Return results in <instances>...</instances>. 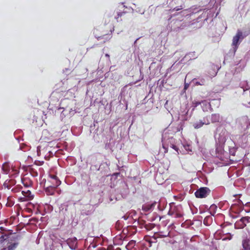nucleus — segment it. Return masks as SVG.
I'll use <instances>...</instances> for the list:
<instances>
[{"instance_id": "obj_4", "label": "nucleus", "mask_w": 250, "mask_h": 250, "mask_svg": "<svg viewBox=\"0 0 250 250\" xmlns=\"http://www.w3.org/2000/svg\"><path fill=\"white\" fill-rule=\"evenodd\" d=\"M210 192V190L206 187L201 188L195 192V195L197 198H205Z\"/></svg>"}, {"instance_id": "obj_8", "label": "nucleus", "mask_w": 250, "mask_h": 250, "mask_svg": "<svg viewBox=\"0 0 250 250\" xmlns=\"http://www.w3.org/2000/svg\"><path fill=\"white\" fill-rule=\"evenodd\" d=\"M2 169L5 174H8L11 170L13 169V166L8 163H4L2 166Z\"/></svg>"}, {"instance_id": "obj_17", "label": "nucleus", "mask_w": 250, "mask_h": 250, "mask_svg": "<svg viewBox=\"0 0 250 250\" xmlns=\"http://www.w3.org/2000/svg\"><path fill=\"white\" fill-rule=\"evenodd\" d=\"M185 149L188 151H191L190 146L189 145H185L184 146Z\"/></svg>"}, {"instance_id": "obj_7", "label": "nucleus", "mask_w": 250, "mask_h": 250, "mask_svg": "<svg viewBox=\"0 0 250 250\" xmlns=\"http://www.w3.org/2000/svg\"><path fill=\"white\" fill-rule=\"evenodd\" d=\"M181 209V206H177L174 208H171L169 212V214L173 215L175 217H180L182 216V214L180 212V210Z\"/></svg>"}, {"instance_id": "obj_14", "label": "nucleus", "mask_w": 250, "mask_h": 250, "mask_svg": "<svg viewBox=\"0 0 250 250\" xmlns=\"http://www.w3.org/2000/svg\"><path fill=\"white\" fill-rule=\"evenodd\" d=\"M135 245V241L132 240L130 241L128 244L126 246V248L127 250H131L133 247H134Z\"/></svg>"}, {"instance_id": "obj_15", "label": "nucleus", "mask_w": 250, "mask_h": 250, "mask_svg": "<svg viewBox=\"0 0 250 250\" xmlns=\"http://www.w3.org/2000/svg\"><path fill=\"white\" fill-rule=\"evenodd\" d=\"M205 80L204 79L201 80L200 82H196V84H197V85H202L205 84Z\"/></svg>"}, {"instance_id": "obj_12", "label": "nucleus", "mask_w": 250, "mask_h": 250, "mask_svg": "<svg viewBox=\"0 0 250 250\" xmlns=\"http://www.w3.org/2000/svg\"><path fill=\"white\" fill-rule=\"evenodd\" d=\"M211 120L212 123L219 122L220 120V117L218 114H213L211 115Z\"/></svg>"}, {"instance_id": "obj_18", "label": "nucleus", "mask_w": 250, "mask_h": 250, "mask_svg": "<svg viewBox=\"0 0 250 250\" xmlns=\"http://www.w3.org/2000/svg\"><path fill=\"white\" fill-rule=\"evenodd\" d=\"M183 9V7L182 6H180V7H175L174 8L172 11H179L181 9Z\"/></svg>"}, {"instance_id": "obj_2", "label": "nucleus", "mask_w": 250, "mask_h": 250, "mask_svg": "<svg viewBox=\"0 0 250 250\" xmlns=\"http://www.w3.org/2000/svg\"><path fill=\"white\" fill-rule=\"evenodd\" d=\"M227 136L228 133L225 130H222L220 132H217L215 134V139L221 147L225 143Z\"/></svg>"}, {"instance_id": "obj_20", "label": "nucleus", "mask_w": 250, "mask_h": 250, "mask_svg": "<svg viewBox=\"0 0 250 250\" xmlns=\"http://www.w3.org/2000/svg\"><path fill=\"white\" fill-rule=\"evenodd\" d=\"M193 104H195V105H194L195 107L197 106L199 104L201 105V103L200 102H195Z\"/></svg>"}, {"instance_id": "obj_11", "label": "nucleus", "mask_w": 250, "mask_h": 250, "mask_svg": "<svg viewBox=\"0 0 250 250\" xmlns=\"http://www.w3.org/2000/svg\"><path fill=\"white\" fill-rule=\"evenodd\" d=\"M201 106L204 111H208L211 109L210 103L206 101H204L201 102Z\"/></svg>"}, {"instance_id": "obj_3", "label": "nucleus", "mask_w": 250, "mask_h": 250, "mask_svg": "<svg viewBox=\"0 0 250 250\" xmlns=\"http://www.w3.org/2000/svg\"><path fill=\"white\" fill-rule=\"evenodd\" d=\"M242 39V33L238 31H237L236 35L233 37L232 42V46L233 49V52H235L237 49V47L240 43V40Z\"/></svg>"}, {"instance_id": "obj_21", "label": "nucleus", "mask_w": 250, "mask_h": 250, "mask_svg": "<svg viewBox=\"0 0 250 250\" xmlns=\"http://www.w3.org/2000/svg\"><path fill=\"white\" fill-rule=\"evenodd\" d=\"M189 86V84L188 83H185V86H184V89H187Z\"/></svg>"}, {"instance_id": "obj_1", "label": "nucleus", "mask_w": 250, "mask_h": 250, "mask_svg": "<svg viewBox=\"0 0 250 250\" xmlns=\"http://www.w3.org/2000/svg\"><path fill=\"white\" fill-rule=\"evenodd\" d=\"M173 138L168 137L166 133H165L163 134L162 142L163 148L165 149V153H166L167 151V147L169 146L171 148L175 150L178 153V149L176 146L173 144Z\"/></svg>"}, {"instance_id": "obj_23", "label": "nucleus", "mask_w": 250, "mask_h": 250, "mask_svg": "<svg viewBox=\"0 0 250 250\" xmlns=\"http://www.w3.org/2000/svg\"><path fill=\"white\" fill-rule=\"evenodd\" d=\"M105 56H106V57H107L108 58H109V55L108 54H105Z\"/></svg>"}, {"instance_id": "obj_6", "label": "nucleus", "mask_w": 250, "mask_h": 250, "mask_svg": "<svg viewBox=\"0 0 250 250\" xmlns=\"http://www.w3.org/2000/svg\"><path fill=\"white\" fill-rule=\"evenodd\" d=\"M250 222V217H242L239 222L235 224V228H244L246 226V223Z\"/></svg>"}, {"instance_id": "obj_9", "label": "nucleus", "mask_w": 250, "mask_h": 250, "mask_svg": "<svg viewBox=\"0 0 250 250\" xmlns=\"http://www.w3.org/2000/svg\"><path fill=\"white\" fill-rule=\"evenodd\" d=\"M51 179V182L52 184V187L53 188H56L58 187L61 184V181H60L55 175H51L50 176Z\"/></svg>"}, {"instance_id": "obj_24", "label": "nucleus", "mask_w": 250, "mask_h": 250, "mask_svg": "<svg viewBox=\"0 0 250 250\" xmlns=\"http://www.w3.org/2000/svg\"><path fill=\"white\" fill-rule=\"evenodd\" d=\"M1 250H2L1 249Z\"/></svg>"}, {"instance_id": "obj_19", "label": "nucleus", "mask_w": 250, "mask_h": 250, "mask_svg": "<svg viewBox=\"0 0 250 250\" xmlns=\"http://www.w3.org/2000/svg\"><path fill=\"white\" fill-rule=\"evenodd\" d=\"M232 238V236L231 235H229V237H225L223 239V240H230Z\"/></svg>"}, {"instance_id": "obj_13", "label": "nucleus", "mask_w": 250, "mask_h": 250, "mask_svg": "<svg viewBox=\"0 0 250 250\" xmlns=\"http://www.w3.org/2000/svg\"><path fill=\"white\" fill-rule=\"evenodd\" d=\"M243 248L241 250H250V246L247 240H244L242 243Z\"/></svg>"}, {"instance_id": "obj_10", "label": "nucleus", "mask_w": 250, "mask_h": 250, "mask_svg": "<svg viewBox=\"0 0 250 250\" xmlns=\"http://www.w3.org/2000/svg\"><path fill=\"white\" fill-rule=\"evenodd\" d=\"M209 124V122L208 121H206V119L204 118L203 121H200L195 123L193 124V126L195 128L198 129L202 127L204 124L208 125Z\"/></svg>"}, {"instance_id": "obj_22", "label": "nucleus", "mask_w": 250, "mask_h": 250, "mask_svg": "<svg viewBox=\"0 0 250 250\" xmlns=\"http://www.w3.org/2000/svg\"><path fill=\"white\" fill-rule=\"evenodd\" d=\"M40 147H37V152H38V154H39V151H40Z\"/></svg>"}, {"instance_id": "obj_5", "label": "nucleus", "mask_w": 250, "mask_h": 250, "mask_svg": "<svg viewBox=\"0 0 250 250\" xmlns=\"http://www.w3.org/2000/svg\"><path fill=\"white\" fill-rule=\"evenodd\" d=\"M3 245L4 247L2 249V250H15L18 246V243L10 242L8 240H5L3 241Z\"/></svg>"}, {"instance_id": "obj_16", "label": "nucleus", "mask_w": 250, "mask_h": 250, "mask_svg": "<svg viewBox=\"0 0 250 250\" xmlns=\"http://www.w3.org/2000/svg\"><path fill=\"white\" fill-rule=\"evenodd\" d=\"M26 195H25V196L28 197L30 199H32L33 195H31V193L30 191L28 190L26 192Z\"/></svg>"}]
</instances>
